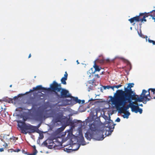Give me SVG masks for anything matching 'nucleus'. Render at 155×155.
I'll return each mask as SVG.
<instances>
[{
	"label": "nucleus",
	"mask_w": 155,
	"mask_h": 155,
	"mask_svg": "<svg viewBox=\"0 0 155 155\" xmlns=\"http://www.w3.org/2000/svg\"><path fill=\"white\" fill-rule=\"evenodd\" d=\"M63 122H64L68 126L70 125L71 126H73L74 124V123L73 121L70 119L66 117V119H65Z\"/></svg>",
	"instance_id": "nucleus-17"
},
{
	"label": "nucleus",
	"mask_w": 155,
	"mask_h": 155,
	"mask_svg": "<svg viewBox=\"0 0 155 155\" xmlns=\"http://www.w3.org/2000/svg\"><path fill=\"white\" fill-rule=\"evenodd\" d=\"M31 54H29V56H28V58H30L31 57Z\"/></svg>",
	"instance_id": "nucleus-47"
},
{
	"label": "nucleus",
	"mask_w": 155,
	"mask_h": 155,
	"mask_svg": "<svg viewBox=\"0 0 155 155\" xmlns=\"http://www.w3.org/2000/svg\"><path fill=\"white\" fill-rule=\"evenodd\" d=\"M18 96H15L13 97V98H12V100L14 99L15 100H18Z\"/></svg>",
	"instance_id": "nucleus-33"
},
{
	"label": "nucleus",
	"mask_w": 155,
	"mask_h": 155,
	"mask_svg": "<svg viewBox=\"0 0 155 155\" xmlns=\"http://www.w3.org/2000/svg\"><path fill=\"white\" fill-rule=\"evenodd\" d=\"M105 121L104 123V127L100 128L99 126L96 123L93 122L90 126V128L92 130L96 131L98 135L97 137V139L98 140H101L104 138V133L106 136L110 135L111 132L110 130L112 128L113 125L112 120L107 116H105Z\"/></svg>",
	"instance_id": "nucleus-2"
},
{
	"label": "nucleus",
	"mask_w": 155,
	"mask_h": 155,
	"mask_svg": "<svg viewBox=\"0 0 155 155\" xmlns=\"http://www.w3.org/2000/svg\"><path fill=\"white\" fill-rule=\"evenodd\" d=\"M152 18L154 20V21L155 22V17H152Z\"/></svg>",
	"instance_id": "nucleus-46"
},
{
	"label": "nucleus",
	"mask_w": 155,
	"mask_h": 155,
	"mask_svg": "<svg viewBox=\"0 0 155 155\" xmlns=\"http://www.w3.org/2000/svg\"><path fill=\"white\" fill-rule=\"evenodd\" d=\"M94 64L93 66L94 68L95 69V71L94 72H92L91 73H94L95 71H99L101 70V68L99 67L96 64V61L94 62Z\"/></svg>",
	"instance_id": "nucleus-20"
},
{
	"label": "nucleus",
	"mask_w": 155,
	"mask_h": 155,
	"mask_svg": "<svg viewBox=\"0 0 155 155\" xmlns=\"http://www.w3.org/2000/svg\"><path fill=\"white\" fill-rule=\"evenodd\" d=\"M51 141L52 142L51 143L52 144V145H48V147L49 149H51L53 148H55V147L61 145V142L58 141L57 139H55V140H51Z\"/></svg>",
	"instance_id": "nucleus-14"
},
{
	"label": "nucleus",
	"mask_w": 155,
	"mask_h": 155,
	"mask_svg": "<svg viewBox=\"0 0 155 155\" xmlns=\"http://www.w3.org/2000/svg\"><path fill=\"white\" fill-rule=\"evenodd\" d=\"M33 147L34 149L33 150V152L28 154V155H36L38 151L36 149L35 146L34 145L33 146Z\"/></svg>",
	"instance_id": "nucleus-22"
},
{
	"label": "nucleus",
	"mask_w": 155,
	"mask_h": 155,
	"mask_svg": "<svg viewBox=\"0 0 155 155\" xmlns=\"http://www.w3.org/2000/svg\"><path fill=\"white\" fill-rule=\"evenodd\" d=\"M66 119V117L63 116L62 113H57L55 115L54 120L56 122H63Z\"/></svg>",
	"instance_id": "nucleus-11"
},
{
	"label": "nucleus",
	"mask_w": 155,
	"mask_h": 155,
	"mask_svg": "<svg viewBox=\"0 0 155 155\" xmlns=\"http://www.w3.org/2000/svg\"><path fill=\"white\" fill-rule=\"evenodd\" d=\"M4 151V149L3 148H0V151L2 152Z\"/></svg>",
	"instance_id": "nucleus-43"
},
{
	"label": "nucleus",
	"mask_w": 155,
	"mask_h": 155,
	"mask_svg": "<svg viewBox=\"0 0 155 155\" xmlns=\"http://www.w3.org/2000/svg\"><path fill=\"white\" fill-rule=\"evenodd\" d=\"M51 140H49L48 141V142H49L48 143H49L50 145H52V144L51 143L52 142L51 141Z\"/></svg>",
	"instance_id": "nucleus-44"
},
{
	"label": "nucleus",
	"mask_w": 155,
	"mask_h": 155,
	"mask_svg": "<svg viewBox=\"0 0 155 155\" xmlns=\"http://www.w3.org/2000/svg\"><path fill=\"white\" fill-rule=\"evenodd\" d=\"M60 92V94H58V92H55V94L58 99L71 97V95L69 94V91L64 88L61 89Z\"/></svg>",
	"instance_id": "nucleus-7"
},
{
	"label": "nucleus",
	"mask_w": 155,
	"mask_h": 155,
	"mask_svg": "<svg viewBox=\"0 0 155 155\" xmlns=\"http://www.w3.org/2000/svg\"><path fill=\"white\" fill-rule=\"evenodd\" d=\"M81 103V100L78 99V100L77 101L76 103Z\"/></svg>",
	"instance_id": "nucleus-42"
},
{
	"label": "nucleus",
	"mask_w": 155,
	"mask_h": 155,
	"mask_svg": "<svg viewBox=\"0 0 155 155\" xmlns=\"http://www.w3.org/2000/svg\"><path fill=\"white\" fill-rule=\"evenodd\" d=\"M43 143L45 146H48V143L46 141H45Z\"/></svg>",
	"instance_id": "nucleus-37"
},
{
	"label": "nucleus",
	"mask_w": 155,
	"mask_h": 155,
	"mask_svg": "<svg viewBox=\"0 0 155 155\" xmlns=\"http://www.w3.org/2000/svg\"><path fill=\"white\" fill-rule=\"evenodd\" d=\"M134 85V83H129L127 88L124 87V91L122 90H117L114 94L123 96L124 99H128L130 98H139L140 97L134 93L131 88L133 87Z\"/></svg>",
	"instance_id": "nucleus-3"
},
{
	"label": "nucleus",
	"mask_w": 155,
	"mask_h": 155,
	"mask_svg": "<svg viewBox=\"0 0 155 155\" xmlns=\"http://www.w3.org/2000/svg\"><path fill=\"white\" fill-rule=\"evenodd\" d=\"M119 58L121 59L122 60H123L124 61H126V60H125L124 58L123 57H119Z\"/></svg>",
	"instance_id": "nucleus-38"
},
{
	"label": "nucleus",
	"mask_w": 155,
	"mask_h": 155,
	"mask_svg": "<svg viewBox=\"0 0 155 155\" xmlns=\"http://www.w3.org/2000/svg\"><path fill=\"white\" fill-rule=\"evenodd\" d=\"M114 86H115V88H118L120 87H121L122 86V85H121V84H119L117 85H114Z\"/></svg>",
	"instance_id": "nucleus-30"
},
{
	"label": "nucleus",
	"mask_w": 155,
	"mask_h": 155,
	"mask_svg": "<svg viewBox=\"0 0 155 155\" xmlns=\"http://www.w3.org/2000/svg\"><path fill=\"white\" fill-rule=\"evenodd\" d=\"M10 87H12V85H11L10 86Z\"/></svg>",
	"instance_id": "nucleus-52"
},
{
	"label": "nucleus",
	"mask_w": 155,
	"mask_h": 155,
	"mask_svg": "<svg viewBox=\"0 0 155 155\" xmlns=\"http://www.w3.org/2000/svg\"><path fill=\"white\" fill-rule=\"evenodd\" d=\"M36 101L35 100V98L33 97H30L27 101V103L28 104H31L33 108H35L37 107L38 104H36Z\"/></svg>",
	"instance_id": "nucleus-15"
},
{
	"label": "nucleus",
	"mask_w": 155,
	"mask_h": 155,
	"mask_svg": "<svg viewBox=\"0 0 155 155\" xmlns=\"http://www.w3.org/2000/svg\"><path fill=\"white\" fill-rule=\"evenodd\" d=\"M45 111L44 110H39L35 111L34 114V116L36 120L42 121L45 118Z\"/></svg>",
	"instance_id": "nucleus-8"
},
{
	"label": "nucleus",
	"mask_w": 155,
	"mask_h": 155,
	"mask_svg": "<svg viewBox=\"0 0 155 155\" xmlns=\"http://www.w3.org/2000/svg\"><path fill=\"white\" fill-rule=\"evenodd\" d=\"M15 139V137H12L10 138V139L11 140L12 139L13 140H14Z\"/></svg>",
	"instance_id": "nucleus-41"
},
{
	"label": "nucleus",
	"mask_w": 155,
	"mask_h": 155,
	"mask_svg": "<svg viewBox=\"0 0 155 155\" xmlns=\"http://www.w3.org/2000/svg\"><path fill=\"white\" fill-rule=\"evenodd\" d=\"M148 41L150 43H152L153 44V45H155V41H154L150 39H148Z\"/></svg>",
	"instance_id": "nucleus-26"
},
{
	"label": "nucleus",
	"mask_w": 155,
	"mask_h": 155,
	"mask_svg": "<svg viewBox=\"0 0 155 155\" xmlns=\"http://www.w3.org/2000/svg\"><path fill=\"white\" fill-rule=\"evenodd\" d=\"M139 106H141V107H143V104H140L139 105Z\"/></svg>",
	"instance_id": "nucleus-48"
},
{
	"label": "nucleus",
	"mask_w": 155,
	"mask_h": 155,
	"mask_svg": "<svg viewBox=\"0 0 155 155\" xmlns=\"http://www.w3.org/2000/svg\"><path fill=\"white\" fill-rule=\"evenodd\" d=\"M8 144H7V143H6V145H5V147H6V146H8Z\"/></svg>",
	"instance_id": "nucleus-50"
},
{
	"label": "nucleus",
	"mask_w": 155,
	"mask_h": 155,
	"mask_svg": "<svg viewBox=\"0 0 155 155\" xmlns=\"http://www.w3.org/2000/svg\"><path fill=\"white\" fill-rule=\"evenodd\" d=\"M89 129H90L89 128ZM91 131V132H87L85 134V138L88 140H90L93 137H95L97 140H98L97 139V137L98 135L96 131L92 130L90 129Z\"/></svg>",
	"instance_id": "nucleus-10"
},
{
	"label": "nucleus",
	"mask_w": 155,
	"mask_h": 155,
	"mask_svg": "<svg viewBox=\"0 0 155 155\" xmlns=\"http://www.w3.org/2000/svg\"><path fill=\"white\" fill-rule=\"evenodd\" d=\"M80 145H78V147L76 149H73V150H78L80 147Z\"/></svg>",
	"instance_id": "nucleus-40"
},
{
	"label": "nucleus",
	"mask_w": 155,
	"mask_h": 155,
	"mask_svg": "<svg viewBox=\"0 0 155 155\" xmlns=\"http://www.w3.org/2000/svg\"><path fill=\"white\" fill-rule=\"evenodd\" d=\"M146 13L147 14V13H148V14H147V17L149 16H150L151 17H155V13L153 12V10H152V11H151V12H148V13H146Z\"/></svg>",
	"instance_id": "nucleus-23"
},
{
	"label": "nucleus",
	"mask_w": 155,
	"mask_h": 155,
	"mask_svg": "<svg viewBox=\"0 0 155 155\" xmlns=\"http://www.w3.org/2000/svg\"><path fill=\"white\" fill-rule=\"evenodd\" d=\"M153 12L155 13V10H153Z\"/></svg>",
	"instance_id": "nucleus-51"
},
{
	"label": "nucleus",
	"mask_w": 155,
	"mask_h": 155,
	"mask_svg": "<svg viewBox=\"0 0 155 155\" xmlns=\"http://www.w3.org/2000/svg\"><path fill=\"white\" fill-rule=\"evenodd\" d=\"M137 32H138V35L140 37H143V35L142 34L141 31L140 29V30L139 31H137Z\"/></svg>",
	"instance_id": "nucleus-25"
},
{
	"label": "nucleus",
	"mask_w": 155,
	"mask_h": 155,
	"mask_svg": "<svg viewBox=\"0 0 155 155\" xmlns=\"http://www.w3.org/2000/svg\"><path fill=\"white\" fill-rule=\"evenodd\" d=\"M21 150L19 149H16L14 150V151L15 152H18L20 151Z\"/></svg>",
	"instance_id": "nucleus-36"
},
{
	"label": "nucleus",
	"mask_w": 155,
	"mask_h": 155,
	"mask_svg": "<svg viewBox=\"0 0 155 155\" xmlns=\"http://www.w3.org/2000/svg\"><path fill=\"white\" fill-rule=\"evenodd\" d=\"M39 135L40 139H42L44 138V135L42 134H40Z\"/></svg>",
	"instance_id": "nucleus-31"
},
{
	"label": "nucleus",
	"mask_w": 155,
	"mask_h": 155,
	"mask_svg": "<svg viewBox=\"0 0 155 155\" xmlns=\"http://www.w3.org/2000/svg\"><path fill=\"white\" fill-rule=\"evenodd\" d=\"M63 88H61V84H58L54 81L50 85V87L48 88V89L50 90V91L55 93L56 92L60 91Z\"/></svg>",
	"instance_id": "nucleus-9"
},
{
	"label": "nucleus",
	"mask_w": 155,
	"mask_h": 155,
	"mask_svg": "<svg viewBox=\"0 0 155 155\" xmlns=\"http://www.w3.org/2000/svg\"><path fill=\"white\" fill-rule=\"evenodd\" d=\"M103 72H102V74H103Z\"/></svg>",
	"instance_id": "nucleus-53"
},
{
	"label": "nucleus",
	"mask_w": 155,
	"mask_h": 155,
	"mask_svg": "<svg viewBox=\"0 0 155 155\" xmlns=\"http://www.w3.org/2000/svg\"><path fill=\"white\" fill-rule=\"evenodd\" d=\"M144 99H143V101L142 102H143V101ZM132 100H134L135 101L134 102V101L132 102V101H131L130 102H129V104H132L134 106H137L136 107H136L135 108V110H136V111H137V112H136V111H134V112L136 113H137L138 112H139L140 113V114H142V111H143L142 109L141 108H139V105L137 103V102H141V101H136L135 100H133L132 99Z\"/></svg>",
	"instance_id": "nucleus-12"
},
{
	"label": "nucleus",
	"mask_w": 155,
	"mask_h": 155,
	"mask_svg": "<svg viewBox=\"0 0 155 155\" xmlns=\"http://www.w3.org/2000/svg\"><path fill=\"white\" fill-rule=\"evenodd\" d=\"M115 88V86H111L110 88H111L113 91H114V88Z\"/></svg>",
	"instance_id": "nucleus-39"
},
{
	"label": "nucleus",
	"mask_w": 155,
	"mask_h": 155,
	"mask_svg": "<svg viewBox=\"0 0 155 155\" xmlns=\"http://www.w3.org/2000/svg\"><path fill=\"white\" fill-rule=\"evenodd\" d=\"M148 13L146 14V12L143 13H140L139 15L132 18L128 20L131 23H132L134 21L139 22L141 21V22L146 21L147 20L145 18L147 17Z\"/></svg>",
	"instance_id": "nucleus-6"
},
{
	"label": "nucleus",
	"mask_w": 155,
	"mask_h": 155,
	"mask_svg": "<svg viewBox=\"0 0 155 155\" xmlns=\"http://www.w3.org/2000/svg\"><path fill=\"white\" fill-rule=\"evenodd\" d=\"M96 61H97V62H98L100 63H103L104 62V60L103 59L99 60L98 59L96 60Z\"/></svg>",
	"instance_id": "nucleus-28"
},
{
	"label": "nucleus",
	"mask_w": 155,
	"mask_h": 155,
	"mask_svg": "<svg viewBox=\"0 0 155 155\" xmlns=\"http://www.w3.org/2000/svg\"><path fill=\"white\" fill-rule=\"evenodd\" d=\"M18 126L21 130V133L26 134L27 133L31 134L36 132H39L38 128L40 126L41 124H39L38 127L32 126L30 124H26L24 121L21 120L18 122Z\"/></svg>",
	"instance_id": "nucleus-4"
},
{
	"label": "nucleus",
	"mask_w": 155,
	"mask_h": 155,
	"mask_svg": "<svg viewBox=\"0 0 155 155\" xmlns=\"http://www.w3.org/2000/svg\"><path fill=\"white\" fill-rule=\"evenodd\" d=\"M44 98V94L41 93L40 94H37L36 96V98L38 101L43 100Z\"/></svg>",
	"instance_id": "nucleus-21"
},
{
	"label": "nucleus",
	"mask_w": 155,
	"mask_h": 155,
	"mask_svg": "<svg viewBox=\"0 0 155 155\" xmlns=\"http://www.w3.org/2000/svg\"><path fill=\"white\" fill-rule=\"evenodd\" d=\"M130 115V113L128 111H126V113L124 114L125 116H124L123 117L124 118H127L128 117V116H129Z\"/></svg>",
	"instance_id": "nucleus-24"
},
{
	"label": "nucleus",
	"mask_w": 155,
	"mask_h": 155,
	"mask_svg": "<svg viewBox=\"0 0 155 155\" xmlns=\"http://www.w3.org/2000/svg\"><path fill=\"white\" fill-rule=\"evenodd\" d=\"M110 87H111V86H109V85H107L106 86H105L104 87V89H110Z\"/></svg>",
	"instance_id": "nucleus-27"
},
{
	"label": "nucleus",
	"mask_w": 155,
	"mask_h": 155,
	"mask_svg": "<svg viewBox=\"0 0 155 155\" xmlns=\"http://www.w3.org/2000/svg\"><path fill=\"white\" fill-rule=\"evenodd\" d=\"M73 101H75L76 103H77V101L78 100V98L77 97H73Z\"/></svg>",
	"instance_id": "nucleus-29"
},
{
	"label": "nucleus",
	"mask_w": 155,
	"mask_h": 155,
	"mask_svg": "<svg viewBox=\"0 0 155 155\" xmlns=\"http://www.w3.org/2000/svg\"><path fill=\"white\" fill-rule=\"evenodd\" d=\"M95 76H96L97 78H99L100 77L99 75L98 74H96Z\"/></svg>",
	"instance_id": "nucleus-45"
},
{
	"label": "nucleus",
	"mask_w": 155,
	"mask_h": 155,
	"mask_svg": "<svg viewBox=\"0 0 155 155\" xmlns=\"http://www.w3.org/2000/svg\"><path fill=\"white\" fill-rule=\"evenodd\" d=\"M68 74L66 71L65 73L64 77H62L61 79V81L62 84H67L66 81L67 79Z\"/></svg>",
	"instance_id": "nucleus-18"
},
{
	"label": "nucleus",
	"mask_w": 155,
	"mask_h": 155,
	"mask_svg": "<svg viewBox=\"0 0 155 155\" xmlns=\"http://www.w3.org/2000/svg\"><path fill=\"white\" fill-rule=\"evenodd\" d=\"M36 90H42V91H50V90H48V88L43 87L41 85L37 86L35 87H34L32 89H30L29 91L25 93V94H28L29 93L32 92Z\"/></svg>",
	"instance_id": "nucleus-13"
},
{
	"label": "nucleus",
	"mask_w": 155,
	"mask_h": 155,
	"mask_svg": "<svg viewBox=\"0 0 155 155\" xmlns=\"http://www.w3.org/2000/svg\"><path fill=\"white\" fill-rule=\"evenodd\" d=\"M120 119L118 117L116 120L115 121L117 122H119L120 121Z\"/></svg>",
	"instance_id": "nucleus-35"
},
{
	"label": "nucleus",
	"mask_w": 155,
	"mask_h": 155,
	"mask_svg": "<svg viewBox=\"0 0 155 155\" xmlns=\"http://www.w3.org/2000/svg\"><path fill=\"white\" fill-rule=\"evenodd\" d=\"M64 150L65 151H66V152H70V151L71 150L70 149H68L67 148H64Z\"/></svg>",
	"instance_id": "nucleus-32"
},
{
	"label": "nucleus",
	"mask_w": 155,
	"mask_h": 155,
	"mask_svg": "<svg viewBox=\"0 0 155 155\" xmlns=\"http://www.w3.org/2000/svg\"><path fill=\"white\" fill-rule=\"evenodd\" d=\"M77 63L78 64H79V62L78 60L77 61Z\"/></svg>",
	"instance_id": "nucleus-49"
},
{
	"label": "nucleus",
	"mask_w": 155,
	"mask_h": 155,
	"mask_svg": "<svg viewBox=\"0 0 155 155\" xmlns=\"http://www.w3.org/2000/svg\"><path fill=\"white\" fill-rule=\"evenodd\" d=\"M123 96H120L114 94V97H110V100L111 104L114 105L115 108L119 110V112L121 114L124 113L125 112L128 110L129 107L131 108V111L134 112L136 111L135 108L137 106H133L132 104H129V105L125 106L128 102H130L132 100H135L136 101H139L138 98H130L128 99H124Z\"/></svg>",
	"instance_id": "nucleus-1"
},
{
	"label": "nucleus",
	"mask_w": 155,
	"mask_h": 155,
	"mask_svg": "<svg viewBox=\"0 0 155 155\" xmlns=\"http://www.w3.org/2000/svg\"><path fill=\"white\" fill-rule=\"evenodd\" d=\"M147 101H147L146 99L144 98V100H143V102H143L144 104H146V103H147Z\"/></svg>",
	"instance_id": "nucleus-34"
},
{
	"label": "nucleus",
	"mask_w": 155,
	"mask_h": 155,
	"mask_svg": "<svg viewBox=\"0 0 155 155\" xmlns=\"http://www.w3.org/2000/svg\"><path fill=\"white\" fill-rule=\"evenodd\" d=\"M92 68H91V70H92Z\"/></svg>",
	"instance_id": "nucleus-55"
},
{
	"label": "nucleus",
	"mask_w": 155,
	"mask_h": 155,
	"mask_svg": "<svg viewBox=\"0 0 155 155\" xmlns=\"http://www.w3.org/2000/svg\"><path fill=\"white\" fill-rule=\"evenodd\" d=\"M5 101L9 103H13L12 99H8L7 97H4L0 99V102Z\"/></svg>",
	"instance_id": "nucleus-19"
},
{
	"label": "nucleus",
	"mask_w": 155,
	"mask_h": 155,
	"mask_svg": "<svg viewBox=\"0 0 155 155\" xmlns=\"http://www.w3.org/2000/svg\"><path fill=\"white\" fill-rule=\"evenodd\" d=\"M132 27H131L130 28V29H132Z\"/></svg>",
	"instance_id": "nucleus-54"
},
{
	"label": "nucleus",
	"mask_w": 155,
	"mask_h": 155,
	"mask_svg": "<svg viewBox=\"0 0 155 155\" xmlns=\"http://www.w3.org/2000/svg\"><path fill=\"white\" fill-rule=\"evenodd\" d=\"M78 140L80 144L84 145L86 144V142L84 141V138L82 134H80L78 137Z\"/></svg>",
	"instance_id": "nucleus-16"
},
{
	"label": "nucleus",
	"mask_w": 155,
	"mask_h": 155,
	"mask_svg": "<svg viewBox=\"0 0 155 155\" xmlns=\"http://www.w3.org/2000/svg\"><path fill=\"white\" fill-rule=\"evenodd\" d=\"M146 99L147 101H150L151 99H155V89L149 88L147 91L144 89L142 90V93L140 96L139 101H142L143 99Z\"/></svg>",
	"instance_id": "nucleus-5"
}]
</instances>
